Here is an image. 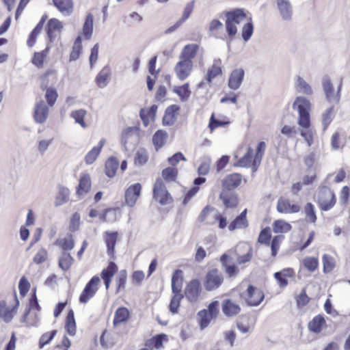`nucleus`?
<instances>
[{"mask_svg":"<svg viewBox=\"0 0 350 350\" xmlns=\"http://www.w3.org/2000/svg\"><path fill=\"white\" fill-rule=\"evenodd\" d=\"M14 300L16 302L15 305L12 308H5L4 311L2 312V315H0V317L6 323H9L12 320L14 313L16 312V310L19 306V301L17 298L16 293H14Z\"/></svg>","mask_w":350,"mask_h":350,"instance_id":"obj_34","label":"nucleus"},{"mask_svg":"<svg viewBox=\"0 0 350 350\" xmlns=\"http://www.w3.org/2000/svg\"><path fill=\"white\" fill-rule=\"evenodd\" d=\"M293 109L297 111L299 114L297 124L299 126L300 135L305 139L308 146H311L314 143L315 133L311 127V103L304 96H297L293 104Z\"/></svg>","mask_w":350,"mask_h":350,"instance_id":"obj_1","label":"nucleus"},{"mask_svg":"<svg viewBox=\"0 0 350 350\" xmlns=\"http://www.w3.org/2000/svg\"><path fill=\"white\" fill-rule=\"evenodd\" d=\"M91 187V180L89 174L83 175L77 187V193L79 196H85L88 193Z\"/></svg>","mask_w":350,"mask_h":350,"instance_id":"obj_27","label":"nucleus"},{"mask_svg":"<svg viewBox=\"0 0 350 350\" xmlns=\"http://www.w3.org/2000/svg\"><path fill=\"white\" fill-rule=\"evenodd\" d=\"M221 61L220 59H214L213 66L207 72L206 80L208 83L211 82L213 79L221 73Z\"/></svg>","mask_w":350,"mask_h":350,"instance_id":"obj_31","label":"nucleus"},{"mask_svg":"<svg viewBox=\"0 0 350 350\" xmlns=\"http://www.w3.org/2000/svg\"><path fill=\"white\" fill-rule=\"evenodd\" d=\"M241 310L238 304L231 299H227L222 302V311L226 317H232L237 314Z\"/></svg>","mask_w":350,"mask_h":350,"instance_id":"obj_19","label":"nucleus"},{"mask_svg":"<svg viewBox=\"0 0 350 350\" xmlns=\"http://www.w3.org/2000/svg\"><path fill=\"white\" fill-rule=\"evenodd\" d=\"M226 21L239 24L245 19L246 15L243 9H234L232 11L227 12L226 13Z\"/></svg>","mask_w":350,"mask_h":350,"instance_id":"obj_26","label":"nucleus"},{"mask_svg":"<svg viewBox=\"0 0 350 350\" xmlns=\"http://www.w3.org/2000/svg\"><path fill=\"white\" fill-rule=\"evenodd\" d=\"M180 110V107L177 105H172L169 106L165 110V114L163 118V122L167 125L172 124L176 120L178 111Z\"/></svg>","mask_w":350,"mask_h":350,"instance_id":"obj_28","label":"nucleus"},{"mask_svg":"<svg viewBox=\"0 0 350 350\" xmlns=\"http://www.w3.org/2000/svg\"><path fill=\"white\" fill-rule=\"evenodd\" d=\"M254 31V26L252 22L247 23L243 27L242 29V37L244 41H248L251 36H252Z\"/></svg>","mask_w":350,"mask_h":350,"instance_id":"obj_60","label":"nucleus"},{"mask_svg":"<svg viewBox=\"0 0 350 350\" xmlns=\"http://www.w3.org/2000/svg\"><path fill=\"white\" fill-rule=\"evenodd\" d=\"M275 3L280 18L284 21H291L293 16V7L290 0H275Z\"/></svg>","mask_w":350,"mask_h":350,"instance_id":"obj_6","label":"nucleus"},{"mask_svg":"<svg viewBox=\"0 0 350 350\" xmlns=\"http://www.w3.org/2000/svg\"><path fill=\"white\" fill-rule=\"evenodd\" d=\"M198 49V44H188L183 48L179 55V59L186 62H193V59L196 56Z\"/></svg>","mask_w":350,"mask_h":350,"instance_id":"obj_15","label":"nucleus"},{"mask_svg":"<svg viewBox=\"0 0 350 350\" xmlns=\"http://www.w3.org/2000/svg\"><path fill=\"white\" fill-rule=\"evenodd\" d=\"M302 264L308 271L313 272L318 268L319 260L317 258L308 256L303 259Z\"/></svg>","mask_w":350,"mask_h":350,"instance_id":"obj_48","label":"nucleus"},{"mask_svg":"<svg viewBox=\"0 0 350 350\" xmlns=\"http://www.w3.org/2000/svg\"><path fill=\"white\" fill-rule=\"evenodd\" d=\"M304 213L306 218H308L312 223H315L317 221V215L314 210V205L308 202L304 207Z\"/></svg>","mask_w":350,"mask_h":350,"instance_id":"obj_56","label":"nucleus"},{"mask_svg":"<svg viewBox=\"0 0 350 350\" xmlns=\"http://www.w3.org/2000/svg\"><path fill=\"white\" fill-rule=\"evenodd\" d=\"M224 281V277L217 269L210 270L206 275L204 286L206 291H211L217 289Z\"/></svg>","mask_w":350,"mask_h":350,"instance_id":"obj_3","label":"nucleus"},{"mask_svg":"<svg viewBox=\"0 0 350 350\" xmlns=\"http://www.w3.org/2000/svg\"><path fill=\"white\" fill-rule=\"evenodd\" d=\"M334 113V106L330 107L322 116V124L323 126V130L327 129L328 125L331 123L333 119Z\"/></svg>","mask_w":350,"mask_h":350,"instance_id":"obj_58","label":"nucleus"},{"mask_svg":"<svg viewBox=\"0 0 350 350\" xmlns=\"http://www.w3.org/2000/svg\"><path fill=\"white\" fill-rule=\"evenodd\" d=\"M174 91L180 96L182 100H187L191 94L189 84L188 83L181 86L176 87Z\"/></svg>","mask_w":350,"mask_h":350,"instance_id":"obj_47","label":"nucleus"},{"mask_svg":"<svg viewBox=\"0 0 350 350\" xmlns=\"http://www.w3.org/2000/svg\"><path fill=\"white\" fill-rule=\"evenodd\" d=\"M142 186L139 183L131 185L125 191V203L130 207L135 206L141 194Z\"/></svg>","mask_w":350,"mask_h":350,"instance_id":"obj_8","label":"nucleus"},{"mask_svg":"<svg viewBox=\"0 0 350 350\" xmlns=\"http://www.w3.org/2000/svg\"><path fill=\"white\" fill-rule=\"evenodd\" d=\"M56 333V330H53L50 332H46L42 334L39 341L40 348L42 349L44 345L49 344L51 342V340H52V339L54 338Z\"/></svg>","mask_w":350,"mask_h":350,"instance_id":"obj_61","label":"nucleus"},{"mask_svg":"<svg viewBox=\"0 0 350 350\" xmlns=\"http://www.w3.org/2000/svg\"><path fill=\"white\" fill-rule=\"evenodd\" d=\"M193 68V62H189L179 59V61L174 66V72L179 80L184 81L191 75Z\"/></svg>","mask_w":350,"mask_h":350,"instance_id":"obj_7","label":"nucleus"},{"mask_svg":"<svg viewBox=\"0 0 350 350\" xmlns=\"http://www.w3.org/2000/svg\"><path fill=\"white\" fill-rule=\"evenodd\" d=\"M47 256L46 250L44 248H41L38 251L33 260L36 264H41L47 260Z\"/></svg>","mask_w":350,"mask_h":350,"instance_id":"obj_64","label":"nucleus"},{"mask_svg":"<svg viewBox=\"0 0 350 350\" xmlns=\"http://www.w3.org/2000/svg\"><path fill=\"white\" fill-rule=\"evenodd\" d=\"M55 244L66 252L74 248L75 241L72 234L68 233L63 239H57Z\"/></svg>","mask_w":350,"mask_h":350,"instance_id":"obj_25","label":"nucleus"},{"mask_svg":"<svg viewBox=\"0 0 350 350\" xmlns=\"http://www.w3.org/2000/svg\"><path fill=\"white\" fill-rule=\"evenodd\" d=\"M129 317V311L124 307L117 309L113 319V325H117L127 321Z\"/></svg>","mask_w":350,"mask_h":350,"instance_id":"obj_35","label":"nucleus"},{"mask_svg":"<svg viewBox=\"0 0 350 350\" xmlns=\"http://www.w3.org/2000/svg\"><path fill=\"white\" fill-rule=\"evenodd\" d=\"M200 317V325L202 329L206 327L211 319L214 318L208 312H206L205 310H202L198 312Z\"/></svg>","mask_w":350,"mask_h":350,"instance_id":"obj_50","label":"nucleus"},{"mask_svg":"<svg viewBox=\"0 0 350 350\" xmlns=\"http://www.w3.org/2000/svg\"><path fill=\"white\" fill-rule=\"evenodd\" d=\"M153 198L158 200L161 205H166L172 202V198L161 178H157L154 185Z\"/></svg>","mask_w":350,"mask_h":350,"instance_id":"obj_4","label":"nucleus"},{"mask_svg":"<svg viewBox=\"0 0 350 350\" xmlns=\"http://www.w3.org/2000/svg\"><path fill=\"white\" fill-rule=\"evenodd\" d=\"M323 271L330 272L335 267L334 259L329 255L325 254L323 256Z\"/></svg>","mask_w":350,"mask_h":350,"instance_id":"obj_51","label":"nucleus"},{"mask_svg":"<svg viewBox=\"0 0 350 350\" xmlns=\"http://www.w3.org/2000/svg\"><path fill=\"white\" fill-rule=\"evenodd\" d=\"M178 174V171L176 168L168 167L162 171L163 178L168 182L174 181Z\"/></svg>","mask_w":350,"mask_h":350,"instance_id":"obj_55","label":"nucleus"},{"mask_svg":"<svg viewBox=\"0 0 350 350\" xmlns=\"http://www.w3.org/2000/svg\"><path fill=\"white\" fill-rule=\"evenodd\" d=\"M53 5L64 16H70L74 8L72 0H53Z\"/></svg>","mask_w":350,"mask_h":350,"instance_id":"obj_17","label":"nucleus"},{"mask_svg":"<svg viewBox=\"0 0 350 350\" xmlns=\"http://www.w3.org/2000/svg\"><path fill=\"white\" fill-rule=\"evenodd\" d=\"M49 116V107L43 100L38 103L34 108L33 118L39 124L44 123Z\"/></svg>","mask_w":350,"mask_h":350,"instance_id":"obj_11","label":"nucleus"},{"mask_svg":"<svg viewBox=\"0 0 350 350\" xmlns=\"http://www.w3.org/2000/svg\"><path fill=\"white\" fill-rule=\"evenodd\" d=\"M253 150L249 147L246 154L241 157L238 162L234 164V166H239L241 167H248L251 165L252 161Z\"/></svg>","mask_w":350,"mask_h":350,"instance_id":"obj_44","label":"nucleus"},{"mask_svg":"<svg viewBox=\"0 0 350 350\" xmlns=\"http://www.w3.org/2000/svg\"><path fill=\"white\" fill-rule=\"evenodd\" d=\"M119 166V161L113 157L109 158L105 163V174L109 177L115 176Z\"/></svg>","mask_w":350,"mask_h":350,"instance_id":"obj_29","label":"nucleus"},{"mask_svg":"<svg viewBox=\"0 0 350 350\" xmlns=\"http://www.w3.org/2000/svg\"><path fill=\"white\" fill-rule=\"evenodd\" d=\"M291 229V226L283 221V220H277L275 221L273 224V231L275 233H284L290 231Z\"/></svg>","mask_w":350,"mask_h":350,"instance_id":"obj_43","label":"nucleus"},{"mask_svg":"<svg viewBox=\"0 0 350 350\" xmlns=\"http://www.w3.org/2000/svg\"><path fill=\"white\" fill-rule=\"evenodd\" d=\"M62 28V25L57 19L51 18L48 21L46 29L51 42H53L59 35Z\"/></svg>","mask_w":350,"mask_h":350,"instance_id":"obj_13","label":"nucleus"},{"mask_svg":"<svg viewBox=\"0 0 350 350\" xmlns=\"http://www.w3.org/2000/svg\"><path fill=\"white\" fill-rule=\"evenodd\" d=\"M74 261L70 253L62 252L59 259V267L64 271H67Z\"/></svg>","mask_w":350,"mask_h":350,"instance_id":"obj_36","label":"nucleus"},{"mask_svg":"<svg viewBox=\"0 0 350 350\" xmlns=\"http://www.w3.org/2000/svg\"><path fill=\"white\" fill-rule=\"evenodd\" d=\"M109 77V68L104 67L96 78V83L98 88H103L107 85V79Z\"/></svg>","mask_w":350,"mask_h":350,"instance_id":"obj_38","label":"nucleus"},{"mask_svg":"<svg viewBox=\"0 0 350 350\" xmlns=\"http://www.w3.org/2000/svg\"><path fill=\"white\" fill-rule=\"evenodd\" d=\"M181 271L177 269L174 271L172 278V291L174 295H183L181 293L183 278L181 277Z\"/></svg>","mask_w":350,"mask_h":350,"instance_id":"obj_24","label":"nucleus"},{"mask_svg":"<svg viewBox=\"0 0 350 350\" xmlns=\"http://www.w3.org/2000/svg\"><path fill=\"white\" fill-rule=\"evenodd\" d=\"M264 299V294L260 290L256 289L252 285H249L247 290V302L252 306H258Z\"/></svg>","mask_w":350,"mask_h":350,"instance_id":"obj_10","label":"nucleus"},{"mask_svg":"<svg viewBox=\"0 0 350 350\" xmlns=\"http://www.w3.org/2000/svg\"><path fill=\"white\" fill-rule=\"evenodd\" d=\"M69 198V190L64 187L59 188V193L56 196L55 206H59L68 202Z\"/></svg>","mask_w":350,"mask_h":350,"instance_id":"obj_42","label":"nucleus"},{"mask_svg":"<svg viewBox=\"0 0 350 350\" xmlns=\"http://www.w3.org/2000/svg\"><path fill=\"white\" fill-rule=\"evenodd\" d=\"M242 181V175L238 173H234L228 175L224 181V186L228 189H232L238 187Z\"/></svg>","mask_w":350,"mask_h":350,"instance_id":"obj_23","label":"nucleus"},{"mask_svg":"<svg viewBox=\"0 0 350 350\" xmlns=\"http://www.w3.org/2000/svg\"><path fill=\"white\" fill-rule=\"evenodd\" d=\"M325 323V321L324 317L319 314L310 321L308 323V329L314 333L319 334L321 332L322 327Z\"/></svg>","mask_w":350,"mask_h":350,"instance_id":"obj_30","label":"nucleus"},{"mask_svg":"<svg viewBox=\"0 0 350 350\" xmlns=\"http://www.w3.org/2000/svg\"><path fill=\"white\" fill-rule=\"evenodd\" d=\"M157 110V106L155 105H153L150 107L148 111H145L144 109H142L140 111V118H142V121L144 122V124L146 126L147 123L148 122V117L149 116H154L156 111Z\"/></svg>","mask_w":350,"mask_h":350,"instance_id":"obj_59","label":"nucleus"},{"mask_svg":"<svg viewBox=\"0 0 350 350\" xmlns=\"http://www.w3.org/2000/svg\"><path fill=\"white\" fill-rule=\"evenodd\" d=\"M100 281V278L95 275L87 283L79 297L80 302L85 304L90 298L94 297L98 291V285Z\"/></svg>","mask_w":350,"mask_h":350,"instance_id":"obj_5","label":"nucleus"},{"mask_svg":"<svg viewBox=\"0 0 350 350\" xmlns=\"http://www.w3.org/2000/svg\"><path fill=\"white\" fill-rule=\"evenodd\" d=\"M66 328L67 329L68 333L74 336L76 332V323L74 316V312L72 310H70L67 314V317L66 319Z\"/></svg>","mask_w":350,"mask_h":350,"instance_id":"obj_37","label":"nucleus"},{"mask_svg":"<svg viewBox=\"0 0 350 350\" xmlns=\"http://www.w3.org/2000/svg\"><path fill=\"white\" fill-rule=\"evenodd\" d=\"M317 201L321 209L324 211H327L335 205L336 198L330 189L323 186L321 187L319 189L317 196Z\"/></svg>","mask_w":350,"mask_h":350,"instance_id":"obj_2","label":"nucleus"},{"mask_svg":"<svg viewBox=\"0 0 350 350\" xmlns=\"http://www.w3.org/2000/svg\"><path fill=\"white\" fill-rule=\"evenodd\" d=\"M127 272L126 270H121L116 276L117 291L124 289L126 282Z\"/></svg>","mask_w":350,"mask_h":350,"instance_id":"obj_57","label":"nucleus"},{"mask_svg":"<svg viewBox=\"0 0 350 350\" xmlns=\"http://www.w3.org/2000/svg\"><path fill=\"white\" fill-rule=\"evenodd\" d=\"M296 88L299 93L310 96L312 94L313 91L310 85L302 77H298L296 82Z\"/></svg>","mask_w":350,"mask_h":350,"instance_id":"obj_33","label":"nucleus"},{"mask_svg":"<svg viewBox=\"0 0 350 350\" xmlns=\"http://www.w3.org/2000/svg\"><path fill=\"white\" fill-rule=\"evenodd\" d=\"M200 291V282L194 279L189 282L185 289V295L189 301H196Z\"/></svg>","mask_w":350,"mask_h":350,"instance_id":"obj_9","label":"nucleus"},{"mask_svg":"<svg viewBox=\"0 0 350 350\" xmlns=\"http://www.w3.org/2000/svg\"><path fill=\"white\" fill-rule=\"evenodd\" d=\"M322 87L327 101L334 103V86L330 78L327 75L322 79Z\"/></svg>","mask_w":350,"mask_h":350,"instance_id":"obj_20","label":"nucleus"},{"mask_svg":"<svg viewBox=\"0 0 350 350\" xmlns=\"http://www.w3.org/2000/svg\"><path fill=\"white\" fill-rule=\"evenodd\" d=\"M49 51V48L46 47L41 52L35 53L31 59V63L38 68H42L44 59L46 58Z\"/></svg>","mask_w":350,"mask_h":350,"instance_id":"obj_39","label":"nucleus"},{"mask_svg":"<svg viewBox=\"0 0 350 350\" xmlns=\"http://www.w3.org/2000/svg\"><path fill=\"white\" fill-rule=\"evenodd\" d=\"M53 142V137L48 139L38 138L36 142L37 150L40 154L46 152Z\"/></svg>","mask_w":350,"mask_h":350,"instance_id":"obj_45","label":"nucleus"},{"mask_svg":"<svg viewBox=\"0 0 350 350\" xmlns=\"http://www.w3.org/2000/svg\"><path fill=\"white\" fill-rule=\"evenodd\" d=\"M245 76V71L242 68H237L232 70L228 79V87L236 90L241 86Z\"/></svg>","mask_w":350,"mask_h":350,"instance_id":"obj_12","label":"nucleus"},{"mask_svg":"<svg viewBox=\"0 0 350 350\" xmlns=\"http://www.w3.org/2000/svg\"><path fill=\"white\" fill-rule=\"evenodd\" d=\"M105 139H101L100 142H98V144L97 146L94 147L90 151H89L85 157V161L87 165H91L92 164L96 159L97 157L100 154L102 148L105 144Z\"/></svg>","mask_w":350,"mask_h":350,"instance_id":"obj_21","label":"nucleus"},{"mask_svg":"<svg viewBox=\"0 0 350 350\" xmlns=\"http://www.w3.org/2000/svg\"><path fill=\"white\" fill-rule=\"evenodd\" d=\"M117 237L118 233L116 232L106 233L105 241L107 246V252L109 254H111L114 252Z\"/></svg>","mask_w":350,"mask_h":350,"instance_id":"obj_40","label":"nucleus"},{"mask_svg":"<svg viewBox=\"0 0 350 350\" xmlns=\"http://www.w3.org/2000/svg\"><path fill=\"white\" fill-rule=\"evenodd\" d=\"M271 237V235L270 234L269 229L266 228L261 230L258 238V241L260 243L269 245Z\"/></svg>","mask_w":350,"mask_h":350,"instance_id":"obj_63","label":"nucleus"},{"mask_svg":"<svg viewBox=\"0 0 350 350\" xmlns=\"http://www.w3.org/2000/svg\"><path fill=\"white\" fill-rule=\"evenodd\" d=\"M219 198L227 208H234L238 204L236 195L229 191L223 190L220 193Z\"/></svg>","mask_w":350,"mask_h":350,"instance_id":"obj_22","label":"nucleus"},{"mask_svg":"<svg viewBox=\"0 0 350 350\" xmlns=\"http://www.w3.org/2000/svg\"><path fill=\"white\" fill-rule=\"evenodd\" d=\"M85 115V110L79 109L72 111L70 116L75 119L76 123L79 124L83 128H85L86 124L84 122V117Z\"/></svg>","mask_w":350,"mask_h":350,"instance_id":"obj_49","label":"nucleus"},{"mask_svg":"<svg viewBox=\"0 0 350 350\" xmlns=\"http://www.w3.org/2000/svg\"><path fill=\"white\" fill-rule=\"evenodd\" d=\"M58 96L57 90L53 88H47L46 89L45 98L49 106L52 107L56 102Z\"/></svg>","mask_w":350,"mask_h":350,"instance_id":"obj_53","label":"nucleus"},{"mask_svg":"<svg viewBox=\"0 0 350 350\" xmlns=\"http://www.w3.org/2000/svg\"><path fill=\"white\" fill-rule=\"evenodd\" d=\"M247 209H245L241 213L237 216L228 226V229L233 231L236 229L245 228L248 226L249 223L246 219Z\"/></svg>","mask_w":350,"mask_h":350,"instance_id":"obj_18","label":"nucleus"},{"mask_svg":"<svg viewBox=\"0 0 350 350\" xmlns=\"http://www.w3.org/2000/svg\"><path fill=\"white\" fill-rule=\"evenodd\" d=\"M148 160V154L145 149L141 148L137 150L134 157V163L135 165H143L147 163Z\"/></svg>","mask_w":350,"mask_h":350,"instance_id":"obj_41","label":"nucleus"},{"mask_svg":"<svg viewBox=\"0 0 350 350\" xmlns=\"http://www.w3.org/2000/svg\"><path fill=\"white\" fill-rule=\"evenodd\" d=\"M117 271V266L115 262H110L108 267L104 269L101 273L103 279H111Z\"/></svg>","mask_w":350,"mask_h":350,"instance_id":"obj_52","label":"nucleus"},{"mask_svg":"<svg viewBox=\"0 0 350 350\" xmlns=\"http://www.w3.org/2000/svg\"><path fill=\"white\" fill-rule=\"evenodd\" d=\"M167 137V133L163 131H157L152 137V142L157 148H161L165 144Z\"/></svg>","mask_w":350,"mask_h":350,"instance_id":"obj_46","label":"nucleus"},{"mask_svg":"<svg viewBox=\"0 0 350 350\" xmlns=\"http://www.w3.org/2000/svg\"><path fill=\"white\" fill-rule=\"evenodd\" d=\"M233 258L227 254H224L220 257L222 268L229 277H234L239 272L237 267L232 265Z\"/></svg>","mask_w":350,"mask_h":350,"instance_id":"obj_14","label":"nucleus"},{"mask_svg":"<svg viewBox=\"0 0 350 350\" xmlns=\"http://www.w3.org/2000/svg\"><path fill=\"white\" fill-rule=\"evenodd\" d=\"M183 297V295L174 294V296L172 297L169 306L170 311L172 314H176L178 312V310L180 306V302Z\"/></svg>","mask_w":350,"mask_h":350,"instance_id":"obj_54","label":"nucleus"},{"mask_svg":"<svg viewBox=\"0 0 350 350\" xmlns=\"http://www.w3.org/2000/svg\"><path fill=\"white\" fill-rule=\"evenodd\" d=\"M93 24H94V16L92 14L89 13L85 18L83 26V34L89 40L93 32Z\"/></svg>","mask_w":350,"mask_h":350,"instance_id":"obj_32","label":"nucleus"},{"mask_svg":"<svg viewBox=\"0 0 350 350\" xmlns=\"http://www.w3.org/2000/svg\"><path fill=\"white\" fill-rule=\"evenodd\" d=\"M266 143L265 142H260L256 147V154L254 158H256V163H259V161H262V157L266 150Z\"/></svg>","mask_w":350,"mask_h":350,"instance_id":"obj_62","label":"nucleus"},{"mask_svg":"<svg viewBox=\"0 0 350 350\" xmlns=\"http://www.w3.org/2000/svg\"><path fill=\"white\" fill-rule=\"evenodd\" d=\"M300 206L291 204L290 201L287 199L280 198L278 201L277 210L279 213H295L300 211Z\"/></svg>","mask_w":350,"mask_h":350,"instance_id":"obj_16","label":"nucleus"}]
</instances>
